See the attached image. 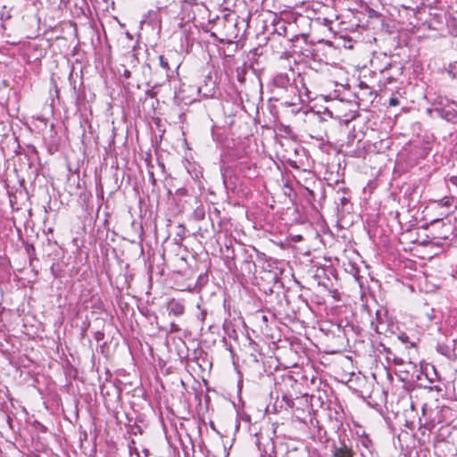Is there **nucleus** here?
I'll list each match as a JSON object with an SVG mask.
<instances>
[{
  "label": "nucleus",
  "instance_id": "2eb2a0df",
  "mask_svg": "<svg viewBox=\"0 0 457 457\" xmlns=\"http://www.w3.org/2000/svg\"><path fill=\"white\" fill-rule=\"evenodd\" d=\"M424 374L430 383H433L437 378V374L434 366H426Z\"/></svg>",
  "mask_w": 457,
  "mask_h": 457
},
{
  "label": "nucleus",
  "instance_id": "ddd939ff",
  "mask_svg": "<svg viewBox=\"0 0 457 457\" xmlns=\"http://www.w3.org/2000/svg\"><path fill=\"white\" fill-rule=\"evenodd\" d=\"M215 82L209 76L204 80V85L199 87V92H203L204 96H212L214 94Z\"/></svg>",
  "mask_w": 457,
  "mask_h": 457
},
{
  "label": "nucleus",
  "instance_id": "f704fd0d",
  "mask_svg": "<svg viewBox=\"0 0 457 457\" xmlns=\"http://www.w3.org/2000/svg\"><path fill=\"white\" fill-rule=\"evenodd\" d=\"M346 202H347V199H346L345 197H343V198L341 199V203H342L343 204H345Z\"/></svg>",
  "mask_w": 457,
  "mask_h": 457
},
{
  "label": "nucleus",
  "instance_id": "39448f33",
  "mask_svg": "<svg viewBox=\"0 0 457 457\" xmlns=\"http://www.w3.org/2000/svg\"><path fill=\"white\" fill-rule=\"evenodd\" d=\"M275 457H316V455L312 454L303 444L297 445L295 443H285L278 446Z\"/></svg>",
  "mask_w": 457,
  "mask_h": 457
},
{
  "label": "nucleus",
  "instance_id": "f8f14e48",
  "mask_svg": "<svg viewBox=\"0 0 457 457\" xmlns=\"http://www.w3.org/2000/svg\"><path fill=\"white\" fill-rule=\"evenodd\" d=\"M333 457H353V452L345 442H340L339 446H334Z\"/></svg>",
  "mask_w": 457,
  "mask_h": 457
},
{
  "label": "nucleus",
  "instance_id": "9b49d317",
  "mask_svg": "<svg viewBox=\"0 0 457 457\" xmlns=\"http://www.w3.org/2000/svg\"><path fill=\"white\" fill-rule=\"evenodd\" d=\"M168 310L170 315L179 317L184 314L185 306L181 302L172 299L168 303Z\"/></svg>",
  "mask_w": 457,
  "mask_h": 457
},
{
  "label": "nucleus",
  "instance_id": "a878e982",
  "mask_svg": "<svg viewBox=\"0 0 457 457\" xmlns=\"http://www.w3.org/2000/svg\"><path fill=\"white\" fill-rule=\"evenodd\" d=\"M400 104V101L397 97H391L389 99V105L390 106H397Z\"/></svg>",
  "mask_w": 457,
  "mask_h": 457
},
{
  "label": "nucleus",
  "instance_id": "c756f323",
  "mask_svg": "<svg viewBox=\"0 0 457 457\" xmlns=\"http://www.w3.org/2000/svg\"><path fill=\"white\" fill-rule=\"evenodd\" d=\"M294 383H296L292 377H288L287 379H286V384H289L290 386H292Z\"/></svg>",
  "mask_w": 457,
  "mask_h": 457
},
{
  "label": "nucleus",
  "instance_id": "bb28decb",
  "mask_svg": "<svg viewBox=\"0 0 457 457\" xmlns=\"http://www.w3.org/2000/svg\"><path fill=\"white\" fill-rule=\"evenodd\" d=\"M297 79H300V82L302 83V87H303V88L305 89V91H306L305 93L308 96V89L306 88L305 83L303 82V77L300 73H298L297 74Z\"/></svg>",
  "mask_w": 457,
  "mask_h": 457
},
{
  "label": "nucleus",
  "instance_id": "4468645a",
  "mask_svg": "<svg viewBox=\"0 0 457 457\" xmlns=\"http://www.w3.org/2000/svg\"><path fill=\"white\" fill-rule=\"evenodd\" d=\"M279 390L282 394V402L285 403V409H293L295 407V397L281 388Z\"/></svg>",
  "mask_w": 457,
  "mask_h": 457
},
{
  "label": "nucleus",
  "instance_id": "2f4dec72",
  "mask_svg": "<svg viewBox=\"0 0 457 457\" xmlns=\"http://www.w3.org/2000/svg\"><path fill=\"white\" fill-rule=\"evenodd\" d=\"M54 266H55V263H53L51 266V271H52L53 275L56 278V277H58V274L55 272Z\"/></svg>",
  "mask_w": 457,
  "mask_h": 457
},
{
  "label": "nucleus",
  "instance_id": "c9c22d12",
  "mask_svg": "<svg viewBox=\"0 0 457 457\" xmlns=\"http://www.w3.org/2000/svg\"><path fill=\"white\" fill-rule=\"evenodd\" d=\"M360 86H361V87H364L363 82H361ZM365 87H366V88H368V86H367V85H365Z\"/></svg>",
  "mask_w": 457,
  "mask_h": 457
},
{
  "label": "nucleus",
  "instance_id": "5701e85b",
  "mask_svg": "<svg viewBox=\"0 0 457 457\" xmlns=\"http://www.w3.org/2000/svg\"><path fill=\"white\" fill-rule=\"evenodd\" d=\"M390 359H392L393 362L396 365H402L404 362L402 358L396 357L395 354L391 355Z\"/></svg>",
  "mask_w": 457,
  "mask_h": 457
},
{
  "label": "nucleus",
  "instance_id": "dca6fc26",
  "mask_svg": "<svg viewBox=\"0 0 457 457\" xmlns=\"http://www.w3.org/2000/svg\"><path fill=\"white\" fill-rule=\"evenodd\" d=\"M436 351L446 357H450L453 353V348L446 344H438Z\"/></svg>",
  "mask_w": 457,
  "mask_h": 457
},
{
  "label": "nucleus",
  "instance_id": "6ab92c4d",
  "mask_svg": "<svg viewBox=\"0 0 457 457\" xmlns=\"http://www.w3.org/2000/svg\"><path fill=\"white\" fill-rule=\"evenodd\" d=\"M205 213L203 207L196 208L193 212V217L195 220H202L204 219Z\"/></svg>",
  "mask_w": 457,
  "mask_h": 457
},
{
  "label": "nucleus",
  "instance_id": "a19ab883",
  "mask_svg": "<svg viewBox=\"0 0 457 457\" xmlns=\"http://www.w3.org/2000/svg\"><path fill=\"white\" fill-rule=\"evenodd\" d=\"M319 434H320V436H321V428H320Z\"/></svg>",
  "mask_w": 457,
  "mask_h": 457
},
{
  "label": "nucleus",
  "instance_id": "423d86ee",
  "mask_svg": "<svg viewBox=\"0 0 457 457\" xmlns=\"http://www.w3.org/2000/svg\"><path fill=\"white\" fill-rule=\"evenodd\" d=\"M437 114L445 119V120L453 123L457 122V103L454 101L445 100V103L442 101L438 104L436 108Z\"/></svg>",
  "mask_w": 457,
  "mask_h": 457
},
{
  "label": "nucleus",
  "instance_id": "9d476101",
  "mask_svg": "<svg viewBox=\"0 0 457 457\" xmlns=\"http://www.w3.org/2000/svg\"><path fill=\"white\" fill-rule=\"evenodd\" d=\"M434 203L436 204V209H446L445 212H441V215H444V217H449V214L456 209L454 198L453 196H445L442 199L434 201Z\"/></svg>",
  "mask_w": 457,
  "mask_h": 457
},
{
  "label": "nucleus",
  "instance_id": "aec40b11",
  "mask_svg": "<svg viewBox=\"0 0 457 457\" xmlns=\"http://www.w3.org/2000/svg\"><path fill=\"white\" fill-rule=\"evenodd\" d=\"M158 59L160 66L168 73L170 71L168 60L163 55H159Z\"/></svg>",
  "mask_w": 457,
  "mask_h": 457
},
{
  "label": "nucleus",
  "instance_id": "0eeeda50",
  "mask_svg": "<svg viewBox=\"0 0 457 457\" xmlns=\"http://www.w3.org/2000/svg\"><path fill=\"white\" fill-rule=\"evenodd\" d=\"M357 447L361 457H374L373 444L367 435L361 436L357 440Z\"/></svg>",
  "mask_w": 457,
  "mask_h": 457
},
{
  "label": "nucleus",
  "instance_id": "58836bf2",
  "mask_svg": "<svg viewBox=\"0 0 457 457\" xmlns=\"http://www.w3.org/2000/svg\"><path fill=\"white\" fill-rule=\"evenodd\" d=\"M85 335H86V330H83L82 337H84Z\"/></svg>",
  "mask_w": 457,
  "mask_h": 457
},
{
  "label": "nucleus",
  "instance_id": "4c0bfd02",
  "mask_svg": "<svg viewBox=\"0 0 457 457\" xmlns=\"http://www.w3.org/2000/svg\"><path fill=\"white\" fill-rule=\"evenodd\" d=\"M125 75H127V77H129V71H126V72H125Z\"/></svg>",
  "mask_w": 457,
  "mask_h": 457
},
{
  "label": "nucleus",
  "instance_id": "ea45409f",
  "mask_svg": "<svg viewBox=\"0 0 457 457\" xmlns=\"http://www.w3.org/2000/svg\"><path fill=\"white\" fill-rule=\"evenodd\" d=\"M144 453H145V454L147 455V453H148V450H145V451H144Z\"/></svg>",
  "mask_w": 457,
  "mask_h": 457
},
{
  "label": "nucleus",
  "instance_id": "e433bc0d",
  "mask_svg": "<svg viewBox=\"0 0 457 457\" xmlns=\"http://www.w3.org/2000/svg\"><path fill=\"white\" fill-rule=\"evenodd\" d=\"M48 232H49V233H53V228H48Z\"/></svg>",
  "mask_w": 457,
  "mask_h": 457
},
{
  "label": "nucleus",
  "instance_id": "1a4fd4ad",
  "mask_svg": "<svg viewBox=\"0 0 457 457\" xmlns=\"http://www.w3.org/2000/svg\"><path fill=\"white\" fill-rule=\"evenodd\" d=\"M375 319L370 320V327L378 334L383 333V326L386 321L387 312L385 309H378L376 311Z\"/></svg>",
  "mask_w": 457,
  "mask_h": 457
},
{
  "label": "nucleus",
  "instance_id": "7ed1b4c3",
  "mask_svg": "<svg viewBox=\"0 0 457 457\" xmlns=\"http://www.w3.org/2000/svg\"><path fill=\"white\" fill-rule=\"evenodd\" d=\"M455 226L449 217L436 218L429 224V233L433 239L451 240L454 237Z\"/></svg>",
  "mask_w": 457,
  "mask_h": 457
},
{
  "label": "nucleus",
  "instance_id": "cd10ccee",
  "mask_svg": "<svg viewBox=\"0 0 457 457\" xmlns=\"http://www.w3.org/2000/svg\"><path fill=\"white\" fill-rule=\"evenodd\" d=\"M104 333H103V332H101V331H97V332L95 334V339H96V341H98V342H99V341H101V340L104 338Z\"/></svg>",
  "mask_w": 457,
  "mask_h": 457
},
{
  "label": "nucleus",
  "instance_id": "7c9ffc66",
  "mask_svg": "<svg viewBox=\"0 0 457 457\" xmlns=\"http://www.w3.org/2000/svg\"><path fill=\"white\" fill-rule=\"evenodd\" d=\"M450 181L452 184L457 187V176H453L450 178Z\"/></svg>",
  "mask_w": 457,
  "mask_h": 457
},
{
  "label": "nucleus",
  "instance_id": "4be33fe9",
  "mask_svg": "<svg viewBox=\"0 0 457 457\" xmlns=\"http://www.w3.org/2000/svg\"><path fill=\"white\" fill-rule=\"evenodd\" d=\"M269 318L270 317L268 315L263 314L262 312H257L256 314V319L260 320L266 328L268 327Z\"/></svg>",
  "mask_w": 457,
  "mask_h": 457
},
{
  "label": "nucleus",
  "instance_id": "f3484780",
  "mask_svg": "<svg viewBox=\"0 0 457 457\" xmlns=\"http://www.w3.org/2000/svg\"><path fill=\"white\" fill-rule=\"evenodd\" d=\"M237 73V79L238 82L243 84L245 81V73H246V68L245 66L237 67L236 69Z\"/></svg>",
  "mask_w": 457,
  "mask_h": 457
},
{
  "label": "nucleus",
  "instance_id": "72a5a7b5",
  "mask_svg": "<svg viewBox=\"0 0 457 457\" xmlns=\"http://www.w3.org/2000/svg\"><path fill=\"white\" fill-rule=\"evenodd\" d=\"M150 179L152 180L153 184H155V179L153 172L150 173Z\"/></svg>",
  "mask_w": 457,
  "mask_h": 457
},
{
  "label": "nucleus",
  "instance_id": "6e6552de",
  "mask_svg": "<svg viewBox=\"0 0 457 457\" xmlns=\"http://www.w3.org/2000/svg\"><path fill=\"white\" fill-rule=\"evenodd\" d=\"M235 169L246 178L255 177L256 166L253 162L247 159H244L242 161L237 162L235 164Z\"/></svg>",
  "mask_w": 457,
  "mask_h": 457
},
{
  "label": "nucleus",
  "instance_id": "393cba45",
  "mask_svg": "<svg viewBox=\"0 0 457 457\" xmlns=\"http://www.w3.org/2000/svg\"><path fill=\"white\" fill-rule=\"evenodd\" d=\"M180 330V328L174 322H171L170 323V333H173V332H179Z\"/></svg>",
  "mask_w": 457,
  "mask_h": 457
},
{
  "label": "nucleus",
  "instance_id": "20e7f679",
  "mask_svg": "<svg viewBox=\"0 0 457 457\" xmlns=\"http://www.w3.org/2000/svg\"><path fill=\"white\" fill-rule=\"evenodd\" d=\"M226 21L224 25L226 40L233 42L241 39L245 33V21L243 19L233 18L230 14L224 16Z\"/></svg>",
  "mask_w": 457,
  "mask_h": 457
},
{
  "label": "nucleus",
  "instance_id": "412c9836",
  "mask_svg": "<svg viewBox=\"0 0 457 457\" xmlns=\"http://www.w3.org/2000/svg\"><path fill=\"white\" fill-rule=\"evenodd\" d=\"M378 351L380 353H385L386 354V358L389 360L391 358V355H394L390 348L386 346L384 344L380 343L378 346Z\"/></svg>",
  "mask_w": 457,
  "mask_h": 457
},
{
  "label": "nucleus",
  "instance_id": "b1692460",
  "mask_svg": "<svg viewBox=\"0 0 457 457\" xmlns=\"http://www.w3.org/2000/svg\"><path fill=\"white\" fill-rule=\"evenodd\" d=\"M307 190V195H306V198L309 202H312L315 200V197H314V192L313 190H310V189H306Z\"/></svg>",
  "mask_w": 457,
  "mask_h": 457
},
{
  "label": "nucleus",
  "instance_id": "473e14b6",
  "mask_svg": "<svg viewBox=\"0 0 457 457\" xmlns=\"http://www.w3.org/2000/svg\"><path fill=\"white\" fill-rule=\"evenodd\" d=\"M400 339H401L403 342H406V341H407V339H408V337H407L406 335H402V336L400 337Z\"/></svg>",
  "mask_w": 457,
  "mask_h": 457
},
{
  "label": "nucleus",
  "instance_id": "f257e3e1",
  "mask_svg": "<svg viewBox=\"0 0 457 457\" xmlns=\"http://www.w3.org/2000/svg\"><path fill=\"white\" fill-rule=\"evenodd\" d=\"M220 253L226 266L230 271L238 272L245 277L255 274L254 255L261 254L255 247L238 243L233 244L229 240L220 248Z\"/></svg>",
  "mask_w": 457,
  "mask_h": 457
},
{
  "label": "nucleus",
  "instance_id": "f03ea898",
  "mask_svg": "<svg viewBox=\"0 0 457 457\" xmlns=\"http://www.w3.org/2000/svg\"><path fill=\"white\" fill-rule=\"evenodd\" d=\"M272 87L273 91H278L288 98L287 104H295V101L300 97L301 89L297 85L295 73L291 69L287 72L277 73L272 79Z\"/></svg>",
  "mask_w": 457,
  "mask_h": 457
},
{
  "label": "nucleus",
  "instance_id": "c85d7f7f",
  "mask_svg": "<svg viewBox=\"0 0 457 457\" xmlns=\"http://www.w3.org/2000/svg\"><path fill=\"white\" fill-rule=\"evenodd\" d=\"M342 426V420L336 418V421L333 424V428L338 429Z\"/></svg>",
  "mask_w": 457,
  "mask_h": 457
},
{
  "label": "nucleus",
  "instance_id": "a211bd4d",
  "mask_svg": "<svg viewBox=\"0 0 457 457\" xmlns=\"http://www.w3.org/2000/svg\"><path fill=\"white\" fill-rule=\"evenodd\" d=\"M11 18H12L11 10L7 9L5 5H3L2 11H0V20L3 21H5Z\"/></svg>",
  "mask_w": 457,
  "mask_h": 457
}]
</instances>
